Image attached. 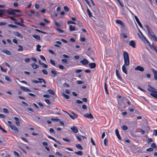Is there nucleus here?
Listing matches in <instances>:
<instances>
[{
    "label": "nucleus",
    "instance_id": "1",
    "mask_svg": "<svg viewBox=\"0 0 157 157\" xmlns=\"http://www.w3.org/2000/svg\"><path fill=\"white\" fill-rule=\"evenodd\" d=\"M144 26L147 29L149 36H151L155 34L153 32H152L151 28L149 27L148 25H144Z\"/></svg>",
    "mask_w": 157,
    "mask_h": 157
},
{
    "label": "nucleus",
    "instance_id": "2",
    "mask_svg": "<svg viewBox=\"0 0 157 157\" xmlns=\"http://www.w3.org/2000/svg\"><path fill=\"white\" fill-rule=\"evenodd\" d=\"M9 127L11 128V129L13 131L15 132H18L19 131L18 129L14 125H10Z\"/></svg>",
    "mask_w": 157,
    "mask_h": 157
},
{
    "label": "nucleus",
    "instance_id": "3",
    "mask_svg": "<svg viewBox=\"0 0 157 157\" xmlns=\"http://www.w3.org/2000/svg\"><path fill=\"white\" fill-rule=\"evenodd\" d=\"M83 116L85 117L88 118L89 119H93V116L90 113L89 114L88 113H86Z\"/></svg>",
    "mask_w": 157,
    "mask_h": 157
},
{
    "label": "nucleus",
    "instance_id": "4",
    "mask_svg": "<svg viewBox=\"0 0 157 157\" xmlns=\"http://www.w3.org/2000/svg\"><path fill=\"white\" fill-rule=\"evenodd\" d=\"M151 70L153 73L154 79L157 80V71L153 68H152Z\"/></svg>",
    "mask_w": 157,
    "mask_h": 157
},
{
    "label": "nucleus",
    "instance_id": "5",
    "mask_svg": "<svg viewBox=\"0 0 157 157\" xmlns=\"http://www.w3.org/2000/svg\"><path fill=\"white\" fill-rule=\"evenodd\" d=\"M63 111L64 112L66 113L67 114H68L70 116L71 118L72 119H75V118H77L78 117V115L76 114H74V115H72L70 114L67 112L64 111V110H63Z\"/></svg>",
    "mask_w": 157,
    "mask_h": 157
},
{
    "label": "nucleus",
    "instance_id": "6",
    "mask_svg": "<svg viewBox=\"0 0 157 157\" xmlns=\"http://www.w3.org/2000/svg\"><path fill=\"white\" fill-rule=\"evenodd\" d=\"M70 129L74 133H77L78 132L77 128L75 126H73L70 128Z\"/></svg>",
    "mask_w": 157,
    "mask_h": 157
},
{
    "label": "nucleus",
    "instance_id": "7",
    "mask_svg": "<svg viewBox=\"0 0 157 157\" xmlns=\"http://www.w3.org/2000/svg\"><path fill=\"white\" fill-rule=\"evenodd\" d=\"M135 70H138L141 71H143L144 70V69L143 67L138 66L135 67Z\"/></svg>",
    "mask_w": 157,
    "mask_h": 157
},
{
    "label": "nucleus",
    "instance_id": "8",
    "mask_svg": "<svg viewBox=\"0 0 157 157\" xmlns=\"http://www.w3.org/2000/svg\"><path fill=\"white\" fill-rule=\"evenodd\" d=\"M1 52H2L6 53L7 55H8L11 56L12 55L11 52L10 51H9V50H7L5 49V50H2L1 51Z\"/></svg>",
    "mask_w": 157,
    "mask_h": 157
},
{
    "label": "nucleus",
    "instance_id": "9",
    "mask_svg": "<svg viewBox=\"0 0 157 157\" xmlns=\"http://www.w3.org/2000/svg\"><path fill=\"white\" fill-rule=\"evenodd\" d=\"M80 62L83 65H86L89 62L87 59H84L80 61Z\"/></svg>",
    "mask_w": 157,
    "mask_h": 157
},
{
    "label": "nucleus",
    "instance_id": "10",
    "mask_svg": "<svg viewBox=\"0 0 157 157\" xmlns=\"http://www.w3.org/2000/svg\"><path fill=\"white\" fill-rule=\"evenodd\" d=\"M7 13L9 15H13L14 14V9H10L7 10Z\"/></svg>",
    "mask_w": 157,
    "mask_h": 157
},
{
    "label": "nucleus",
    "instance_id": "11",
    "mask_svg": "<svg viewBox=\"0 0 157 157\" xmlns=\"http://www.w3.org/2000/svg\"><path fill=\"white\" fill-rule=\"evenodd\" d=\"M124 59H129V56L128 53L125 51H124L123 52Z\"/></svg>",
    "mask_w": 157,
    "mask_h": 157
},
{
    "label": "nucleus",
    "instance_id": "12",
    "mask_svg": "<svg viewBox=\"0 0 157 157\" xmlns=\"http://www.w3.org/2000/svg\"><path fill=\"white\" fill-rule=\"evenodd\" d=\"M134 18L135 20H136V21H137V23H138V25L140 26V27L141 28H142L143 26L141 24V23L140 22L139 19L135 15L134 16Z\"/></svg>",
    "mask_w": 157,
    "mask_h": 157
},
{
    "label": "nucleus",
    "instance_id": "13",
    "mask_svg": "<svg viewBox=\"0 0 157 157\" xmlns=\"http://www.w3.org/2000/svg\"><path fill=\"white\" fill-rule=\"evenodd\" d=\"M14 35L17 36L20 38H23V36L18 32H13Z\"/></svg>",
    "mask_w": 157,
    "mask_h": 157
},
{
    "label": "nucleus",
    "instance_id": "14",
    "mask_svg": "<svg viewBox=\"0 0 157 157\" xmlns=\"http://www.w3.org/2000/svg\"><path fill=\"white\" fill-rule=\"evenodd\" d=\"M116 75L117 76V77L121 81H122V78L121 76V75L118 72V69H117V68L116 69Z\"/></svg>",
    "mask_w": 157,
    "mask_h": 157
},
{
    "label": "nucleus",
    "instance_id": "15",
    "mask_svg": "<svg viewBox=\"0 0 157 157\" xmlns=\"http://www.w3.org/2000/svg\"><path fill=\"white\" fill-rule=\"evenodd\" d=\"M14 118V119L16 120L15 123L18 126H19L20 125L19 119L17 117H15Z\"/></svg>",
    "mask_w": 157,
    "mask_h": 157
},
{
    "label": "nucleus",
    "instance_id": "16",
    "mask_svg": "<svg viewBox=\"0 0 157 157\" xmlns=\"http://www.w3.org/2000/svg\"><path fill=\"white\" fill-rule=\"evenodd\" d=\"M51 72L52 74L53 75H51L52 77H55V76L57 75V72L55 70H51Z\"/></svg>",
    "mask_w": 157,
    "mask_h": 157
},
{
    "label": "nucleus",
    "instance_id": "17",
    "mask_svg": "<svg viewBox=\"0 0 157 157\" xmlns=\"http://www.w3.org/2000/svg\"><path fill=\"white\" fill-rule=\"evenodd\" d=\"M115 133H116V136H117L118 139L119 140H122V139L121 138V137L120 135V134H119V131H118V130L117 129H116L115 130Z\"/></svg>",
    "mask_w": 157,
    "mask_h": 157
},
{
    "label": "nucleus",
    "instance_id": "18",
    "mask_svg": "<svg viewBox=\"0 0 157 157\" xmlns=\"http://www.w3.org/2000/svg\"><path fill=\"white\" fill-rule=\"evenodd\" d=\"M129 45L132 46L133 48H135L136 47V43L133 40H131L130 41Z\"/></svg>",
    "mask_w": 157,
    "mask_h": 157
},
{
    "label": "nucleus",
    "instance_id": "19",
    "mask_svg": "<svg viewBox=\"0 0 157 157\" xmlns=\"http://www.w3.org/2000/svg\"><path fill=\"white\" fill-rule=\"evenodd\" d=\"M89 66L92 69L95 68L96 67V64L94 63H90L89 64Z\"/></svg>",
    "mask_w": 157,
    "mask_h": 157
},
{
    "label": "nucleus",
    "instance_id": "20",
    "mask_svg": "<svg viewBox=\"0 0 157 157\" xmlns=\"http://www.w3.org/2000/svg\"><path fill=\"white\" fill-rule=\"evenodd\" d=\"M124 64L125 66H128L129 65V59H124Z\"/></svg>",
    "mask_w": 157,
    "mask_h": 157
},
{
    "label": "nucleus",
    "instance_id": "21",
    "mask_svg": "<svg viewBox=\"0 0 157 157\" xmlns=\"http://www.w3.org/2000/svg\"><path fill=\"white\" fill-rule=\"evenodd\" d=\"M150 94L152 97L157 98V91H154L153 93H151Z\"/></svg>",
    "mask_w": 157,
    "mask_h": 157
},
{
    "label": "nucleus",
    "instance_id": "22",
    "mask_svg": "<svg viewBox=\"0 0 157 157\" xmlns=\"http://www.w3.org/2000/svg\"><path fill=\"white\" fill-rule=\"evenodd\" d=\"M148 86L149 87V88L147 89V90L148 91L153 92L154 91V90H155V89L151 87V86L148 85Z\"/></svg>",
    "mask_w": 157,
    "mask_h": 157
},
{
    "label": "nucleus",
    "instance_id": "23",
    "mask_svg": "<svg viewBox=\"0 0 157 157\" xmlns=\"http://www.w3.org/2000/svg\"><path fill=\"white\" fill-rule=\"evenodd\" d=\"M39 63L40 65H42L43 66V67H44V68H47L48 67V66L47 65L44 63L41 62L40 60H39Z\"/></svg>",
    "mask_w": 157,
    "mask_h": 157
},
{
    "label": "nucleus",
    "instance_id": "24",
    "mask_svg": "<svg viewBox=\"0 0 157 157\" xmlns=\"http://www.w3.org/2000/svg\"><path fill=\"white\" fill-rule=\"evenodd\" d=\"M32 67L34 69L39 67V66L35 63H33L31 64Z\"/></svg>",
    "mask_w": 157,
    "mask_h": 157
},
{
    "label": "nucleus",
    "instance_id": "25",
    "mask_svg": "<svg viewBox=\"0 0 157 157\" xmlns=\"http://www.w3.org/2000/svg\"><path fill=\"white\" fill-rule=\"evenodd\" d=\"M122 70L123 71L125 74H127V71L126 68L125 67V65H123L122 67Z\"/></svg>",
    "mask_w": 157,
    "mask_h": 157
},
{
    "label": "nucleus",
    "instance_id": "26",
    "mask_svg": "<svg viewBox=\"0 0 157 157\" xmlns=\"http://www.w3.org/2000/svg\"><path fill=\"white\" fill-rule=\"evenodd\" d=\"M14 23L16 24H17V25H20L21 27H25V25L24 24H23L22 23H21L19 22H18L16 21H14Z\"/></svg>",
    "mask_w": 157,
    "mask_h": 157
},
{
    "label": "nucleus",
    "instance_id": "27",
    "mask_svg": "<svg viewBox=\"0 0 157 157\" xmlns=\"http://www.w3.org/2000/svg\"><path fill=\"white\" fill-rule=\"evenodd\" d=\"M116 22L118 24H120L121 25L124 26V23L121 20H116Z\"/></svg>",
    "mask_w": 157,
    "mask_h": 157
},
{
    "label": "nucleus",
    "instance_id": "28",
    "mask_svg": "<svg viewBox=\"0 0 157 157\" xmlns=\"http://www.w3.org/2000/svg\"><path fill=\"white\" fill-rule=\"evenodd\" d=\"M69 30L70 31H74L75 30V27L72 25H69Z\"/></svg>",
    "mask_w": 157,
    "mask_h": 157
},
{
    "label": "nucleus",
    "instance_id": "29",
    "mask_svg": "<svg viewBox=\"0 0 157 157\" xmlns=\"http://www.w3.org/2000/svg\"><path fill=\"white\" fill-rule=\"evenodd\" d=\"M75 146L77 148L80 150H82L83 149L82 147L80 144H76Z\"/></svg>",
    "mask_w": 157,
    "mask_h": 157
},
{
    "label": "nucleus",
    "instance_id": "30",
    "mask_svg": "<svg viewBox=\"0 0 157 157\" xmlns=\"http://www.w3.org/2000/svg\"><path fill=\"white\" fill-rule=\"evenodd\" d=\"M139 32L140 33V34L142 35V36L143 38L147 42V43H149V41L146 38L145 36L139 30Z\"/></svg>",
    "mask_w": 157,
    "mask_h": 157
},
{
    "label": "nucleus",
    "instance_id": "31",
    "mask_svg": "<svg viewBox=\"0 0 157 157\" xmlns=\"http://www.w3.org/2000/svg\"><path fill=\"white\" fill-rule=\"evenodd\" d=\"M37 79L39 80V83H42L43 82L44 84L46 83V82L45 81L43 78H38Z\"/></svg>",
    "mask_w": 157,
    "mask_h": 157
},
{
    "label": "nucleus",
    "instance_id": "32",
    "mask_svg": "<svg viewBox=\"0 0 157 157\" xmlns=\"http://www.w3.org/2000/svg\"><path fill=\"white\" fill-rule=\"evenodd\" d=\"M20 89L22 90L25 91V92H28V88H26L25 87L21 86L20 87Z\"/></svg>",
    "mask_w": 157,
    "mask_h": 157
},
{
    "label": "nucleus",
    "instance_id": "33",
    "mask_svg": "<svg viewBox=\"0 0 157 157\" xmlns=\"http://www.w3.org/2000/svg\"><path fill=\"white\" fill-rule=\"evenodd\" d=\"M41 46L39 44H38L36 45V50L38 52H40L41 51V49H40V48H41Z\"/></svg>",
    "mask_w": 157,
    "mask_h": 157
},
{
    "label": "nucleus",
    "instance_id": "34",
    "mask_svg": "<svg viewBox=\"0 0 157 157\" xmlns=\"http://www.w3.org/2000/svg\"><path fill=\"white\" fill-rule=\"evenodd\" d=\"M33 36L37 40H40V36L38 35H33Z\"/></svg>",
    "mask_w": 157,
    "mask_h": 157
},
{
    "label": "nucleus",
    "instance_id": "35",
    "mask_svg": "<svg viewBox=\"0 0 157 157\" xmlns=\"http://www.w3.org/2000/svg\"><path fill=\"white\" fill-rule=\"evenodd\" d=\"M75 153L80 156H82L83 155L82 152L81 151H79L78 152H75Z\"/></svg>",
    "mask_w": 157,
    "mask_h": 157
},
{
    "label": "nucleus",
    "instance_id": "36",
    "mask_svg": "<svg viewBox=\"0 0 157 157\" xmlns=\"http://www.w3.org/2000/svg\"><path fill=\"white\" fill-rule=\"evenodd\" d=\"M18 46L19 47V48L17 50L18 51H23V48L22 46L18 45Z\"/></svg>",
    "mask_w": 157,
    "mask_h": 157
},
{
    "label": "nucleus",
    "instance_id": "37",
    "mask_svg": "<svg viewBox=\"0 0 157 157\" xmlns=\"http://www.w3.org/2000/svg\"><path fill=\"white\" fill-rule=\"evenodd\" d=\"M47 91L50 94H52V95H54L55 94V93L54 92L53 90L51 89H49L48 90H47Z\"/></svg>",
    "mask_w": 157,
    "mask_h": 157
},
{
    "label": "nucleus",
    "instance_id": "38",
    "mask_svg": "<svg viewBox=\"0 0 157 157\" xmlns=\"http://www.w3.org/2000/svg\"><path fill=\"white\" fill-rule=\"evenodd\" d=\"M87 13H88V14L89 16L90 17H91L92 16V13L90 11V10L87 9Z\"/></svg>",
    "mask_w": 157,
    "mask_h": 157
},
{
    "label": "nucleus",
    "instance_id": "39",
    "mask_svg": "<svg viewBox=\"0 0 157 157\" xmlns=\"http://www.w3.org/2000/svg\"><path fill=\"white\" fill-rule=\"evenodd\" d=\"M77 24L80 27H83L82 23L80 21H78L77 22Z\"/></svg>",
    "mask_w": 157,
    "mask_h": 157
},
{
    "label": "nucleus",
    "instance_id": "40",
    "mask_svg": "<svg viewBox=\"0 0 157 157\" xmlns=\"http://www.w3.org/2000/svg\"><path fill=\"white\" fill-rule=\"evenodd\" d=\"M41 71L45 75H47L48 74L47 71L45 69H43Z\"/></svg>",
    "mask_w": 157,
    "mask_h": 157
},
{
    "label": "nucleus",
    "instance_id": "41",
    "mask_svg": "<svg viewBox=\"0 0 157 157\" xmlns=\"http://www.w3.org/2000/svg\"><path fill=\"white\" fill-rule=\"evenodd\" d=\"M8 26L9 27H11L12 28H16L17 27V26L16 25L11 24H9L8 25Z\"/></svg>",
    "mask_w": 157,
    "mask_h": 157
},
{
    "label": "nucleus",
    "instance_id": "42",
    "mask_svg": "<svg viewBox=\"0 0 157 157\" xmlns=\"http://www.w3.org/2000/svg\"><path fill=\"white\" fill-rule=\"evenodd\" d=\"M151 146L152 147L154 148H157V147L156 145V144L155 143H152L151 144Z\"/></svg>",
    "mask_w": 157,
    "mask_h": 157
},
{
    "label": "nucleus",
    "instance_id": "43",
    "mask_svg": "<svg viewBox=\"0 0 157 157\" xmlns=\"http://www.w3.org/2000/svg\"><path fill=\"white\" fill-rule=\"evenodd\" d=\"M128 128L125 125H123L122 127V129L123 130H127L128 129Z\"/></svg>",
    "mask_w": 157,
    "mask_h": 157
},
{
    "label": "nucleus",
    "instance_id": "44",
    "mask_svg": "<svg viewBox=\"0 0 157 157\" xmlns=\"http://www.w3.org/2000/svg\"><path fill=\"white\" fill-rule=\"evenodd\" d=\"M62 62L63 63H65V64H67L68 63V60L67 59H62Z\"/></svg>",
    "mask_w": 157,
    "mask_h": 157
},
{
    "label": "nucleus",
    "instance_id": "45",
    "mask_svg": "<svg viewBox=\"0 0 157 157\" xmlns=\"http://www.w3.org/2000/svg\"><path fill=\"white\" fill-rule=\"evenodd\" d=\"M63 86L64 87H70V85L69 84L66 83H64L63 84Z\"/></svg>",
    "mask_w": 157,
    "mask_h": 157
},
{
    "label": "nucleus",
    "instance_id": "46",
    "mask_svg": "<svg viewBox=\"0 0 157 157\" xmlns=\"http://www.w3.org/2000/svg\"><path fill=\"white\" fill-rule=\"evenodd\" d=\"M49 132L51 133L55 134V132L54 130L52 128H50L49 129Z\"/></svg>",
    "mask_w": 157,
    "mask_h": 157
},
{
    "label": "nucleus",
    "instance_id": "47",
    "mask_svg": "<svg viewBox=\"0 0 157 157\" xmlns=\"http://www.w3.org/2000/svg\"><path fill=\"white\" fill-rule=\"evenodd\" d=\"M50 63H51V64H52V65L55 66L56 65V64H55V61L53 60H52L51 59H50Z\"/></svg>",
    "mask_w": 157,
    "mask_h": 157
},
{
    "label": "nucleus",
    "instance_id": "48",
    "mask_svg": "<svg viewBox=\"0 0 157 157\" xmlns=\"http://www.w3.org/2000/svg\"><path fill=\"white\" fill-rule=\"evenodd\" d=\"M67 24H76V23L73 21H68L67 22Z\"/></svg>",
    "mask_w": 157,
    "mask_h": 157
},
{
    "label": "nucleus",
    "instance_id": "49",
    "mask_svg": "<svg viewBox=\"0 0 157 157\" xmlns=\"http://www.w3.org/2000/svg\"><path fill=\"white\" fill-rule=\"evenodd\" d=\"M151 37L153 38V39L155 41L157 42V38L155 34L153 35Z\"/></svg>",
    "mask_w": 157,
    "mask_h": 157
},
{
    "label": "nucleus",
    "instance_id": "50",
    "mask_svg": "<svg viewBox=\"0 0 157 157\" xmlns=\"http://www.w3.org/2000/svg\"><path fill=\"white\" fill-rule=\"evenodd\" d=\"M45 102L48 105H50L51 104V102L49 99H45Z\"/></svg>",
    "mask_w": 157,
    "mask_h": 157
},
{
    "label": "nucleus",
    "instance_id": "51",
    "mask_svg": "<svg viewBox=\"0 0 157 157\" xmlns=\"http://www.w3.org/2000/svg\"><path fill=\"white\" fill-rule=\"evenodd\" d=\"M63 95L67 99H69L70 98V97L68 95L64 93H63Z\"/></svg>",
    "mask_w": 157,
    "mask_h": 157
},
{
    "label": "nucleus",
    "instance_id": "52",
    "mask_svg": "<svg viewBox=\"0 0 157 157\" xmlns=\"http://www.w3.org/2000/svg\"><path fill=\"white\" fill-rule=\"evenodd\" d=\"M4 13V10H0V17H2Z\"/></svg>",
    "mask_w": 157,
    "mask_h": 157
},
{
    "label": "nucleus",
    "instance_id": "53",
    "mask_svg": "<svg viewBox=\"0 0 157 157\" xmlns=\"http://www.w3.org/2000/svg\"><path fill=\"white\" fill-rule=\"evenodd\" d=\"M105 89L107 94H108V91L107 88L106 86V82L105 83Z\"/></svg>",
    "mask_w": 157,
    "mask_h": 157
},
{
    "label": "nucleus",
    "instance_id": "54",
    "mask_svg": "<svg viewBox=\"0 0 157 157\" xmlns=\"http://www.w3.org/2000/svg\"><path fill=\"white\" fill-rule=\"evenodd\" d=\"M1 70L3 72H6L7 71V70L6 69H4L1 66H0Z\"/></svg>",
    "mask_w": 157,
    "mask_h": 157
},
{
    "label": "nucleus",
    "instance_id": "55",
    "mask_svg": "<svg viewBox=\"0 0 157 157\" xmlns=\"http://www.w3.org/2000/svg\"><path fill=\"white\" fill-rule=\"evenodd\" d=\"M62 139L64 141H66L67 142H70V140L67 138H63Z\"/></svg>",
    "mask_w": 157,
    "mask_h": 157
},
{
    "label": "nucleus",
    "instance_id": "56",
    "mask_svg": "<svg viewBox=\"0 0 157 157\" xmlns=\"http://www.w3.org/2000/svg\"><path fill=\"white\" fill-rule=\"evenodd\" d=\"M31 82L32 83H34L36 84L39 83V81H38L32 79L31 80Z\"/></svg>",
    "mask_w": 157,
    "mask_h": 157
},
{
    "label": "nucleus",
    "instance_id": "57",
    "mask_svg": "<svg viewBox=\"0 0 157 157\" xmlns=\"http://www.w3.org/2000/svg\"><path fill=\"white\" fill-rule=\"evenodd\" d=\"M58 67L60 69L62 70L64 68V67L62 65L59 64Z\"/></svg>",
    "mask_w": 157,
    "mask_h": 157
},
{
    "label": "nucleus",
    "instance_id": "58",
    "mask_svg": "<svg viewBox=\"0 0 157 157\" xmlns=\"http://www.w3.org/2000/svg\"><path fill=\"white\" fill-rule=\"evenodd\" d=\"M5 78L6 80L7 81H8V82L10 81V78L8 76H6L5 77Z\"/></svg>",
    "mask_w": 157,
    "mask_h": 157
},
{
    "label": "nucleus",
    "instance_id": "59",
    "mask_svg": "<svg viewBox=\"0 0 157 157\" xmlns=\"http://www.w3.org/2000/svg\"><path fill=\"white\" fill-rule=\"evenodd\" d=\"M56 29L60 33H63L64 32V31L63 30H61L59 28H56Z\"/></svg>",
    "mask_w": 157,
    "mask_h": 157
},
{
    "label": "nucleus",
    "instance_id": "60",
    "mask_svg": "<svg viewBox=\"0 0 157 157\" xmlns=\"http://www.w3.org/2000/svg\"><path fill=\"white\" fill-rule=\"evenodd\" d=\"M153 135L156 136H157V130H154L153 131Z\"/></svg>",
    "mask_w": 157,
    "mask_h": 157
},
{
    "label": "nucleus",
    "instance_id": "61",
    "mask_svg": "<svg viewBox=\"0 0 157 157\" xmlns=\"http://www.w3.org/2000/svg\"><path fill=\"white\" fill-rule=\"evenodd\" d=\"M64 10L66 11H68L69 10V8L66 6H65L63 7Z\"/></svg>",
    "mask_w": 157,
    "mask_h": 157
},
{
    "label": "nucleus",
    "instance_id": "62",
    "mask_svg": "<svg viewBox=\"0 0 157 157\" xmlns=\"http://www.w3.org/2000/svg\"><path fill=\"white\" fill-rule=\"evenodd\" d=\"M153 150V149L151 147H150L148 148H147L146 149V151H152Z\"/></svg>",
    "mask_w": 157,
    "mask_h": 157
},
{
    "label": "nucleus",
    "instance_id": "63",
    "mask_svg": "<svg viewBox=\"0 0 157 157\" xmlns=\"http://www.w3.org/2000/svg\"><path fill=\"white\" fill-rule=\"evenodd\" d=\"M24 60L26 62L29 63L30 61V59L28 58H26Z\"/></svg>",
    "mask_w": 157,
    "mask_h": 157
},
{
    "label": "nucleus",
    "instance_id": "64",
    "mask_svg": "<svg viewBox=\"0 0 157 157\" xmlns=\"http://www.w3.org/2000/svg\"><path fill=\"white\" fill-rule=\"evenodd\" d=\"M153 141V140L151 138H148L147 139V142L148 143H150L152 142Z\"/></svg>",
    "mask_w": 157,
    "mask_h": 157
}]
</instances>
